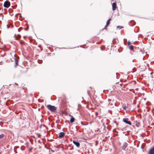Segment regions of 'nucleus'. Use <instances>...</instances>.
Returning a JSON list of instances; mask_svg holds the SVG:
<instances>
[{
    "mask_svg": "<svg viewBox=\"0 0 154 154\" xmlns=\"http://www.w3.org/2000/svg\"><path fill=\"white\" fill-rule=\"evenodd\" d=\"M117 28L119 29H122V28H123V27L122 26H117Z\"/></svg>",
    "mask_w": 154,
    "mask_h": 154,
    "instance_id": "obj_16",
    "label": "nucleus"
},
{
    "mask_svg": "<svg viewBox=\"0 0 154 154\" xmlns=\"http://www.w3.org/2000/svg\"><path fill=\"white\" fill-rule=\"evenodd\" d=\"M130 49L131 50H133V46L132 45H131L129 47Z\"/></svg>",
    "mask_w": 154,
    "mask_h": 154,
    "instance_id": "obj_15",
    "label": "nucleus"
},
{
    "mask_svg": "<svg viewBox=\"0 0 154 154\" xmlns=\"http://www.w3.org/2000/svg\"><path fill=\"white\" fill-rule=\"evenodd\" d=\"M20 42L21 45H24L25 44V42L24 41L22 40L20 41Z\"/></svg>",
    "mask_w": 154,
    "mask_h": 154,
    "instance_id": "obj_13",
    "label": "nucleus"
},
{
    "mask_svg": "<svg viewBox=\"0 0 154 154\" xmlns=\"http://www.w3.org/2000/svg\"><path fill=\"white\" fill-rule=\"evenodd\" d=\"M127 107H128V106H123V108L124 110H125L126 109Z\"/></svg>",
    "mask_w": 154,
    "mask_h": 154,
    "instance_id": "obj_17",
    "label": "nucleus"
},
{
    "mask_svg": "<svg viewBox=\"0 0 154 154\" xmlns=\"http://www.w3.org/2000/svg\"><path fill=\"white\" fill-rule=\"evenodd\" d=\"M47 108L51 112H54L57 109L56 107L51 105H48L47 106Z\"/></svg>",
    "mask_w": 154,
    "mask_h": 154,
    "instance_id": "obj_1",
    "label": "nucleus"
},
{
    "mask_svg": "<svg viewBox=\"0 0 154 154\" xmlns=\"http://www.w3.org/2000/svg\"><path fill=\"white\" fill-rule=\"evenodd\" d=\"M128 45H130L131 44V43L130 42H128Z\"/></svg>",
    "mask_w": 154,
    "mask_h": 154,
    "instance_id": "obj_18",
    "label": "nucleus"
},
{
    "mask_svg": "<svg viewBox=\"0 0 154 154\" xmlns=\"http://www.w3.org/2000/svg\"><path fill=\"white\" fill-rule=\"evenodd\" d=\"M25 29V30H27V29Z\"/></svg>",
    "mask_w": 154,
    "mask_h": 154,
    "instance_id": "obj_22",
    "label": "nucleus"
},
{
    "mask_svg": "<svg viewBox=\"0 0 154 154\" xmlns=\"http://www.w3.org/2000/svg\"><path fill=\"white\" fill-rule=\"evenodd\" d=\"M65 133L63 132H61L59 134V137L60 138H62L65 135Z\"/></svg>",
    "mask_w": 154,
    "mask_h": 154,
    "instance_id": "obj_4",
    "label": "nucleus"
},
{
    "mask_svg": "<svg viewBox=\"0 0 154 154\" xmlns=\"http://www.w3.org/2000/svg\"><path fill=\"white\" fill-rule=\"evenodd\" d=\"M18 31L19 32L20 31V30H19V29H18Z\"/></svg>",
    "mask_w": 154,
    "mask_h": 154,
    "instance_id": "obj_21",
    "label": "nucleus"
},
{
    "mask_svg": "<svg viewBox=\"0 0 154 154\" xmlns=\"http://www.w3.org/2000/svg\"><path fill=\"white\" fill-rule=\"evenodd\" d=\"M111 18L109 19L107 22L106 23V26H108L110 23V21L111 20Z\"/></svg>",
    "mask_w": 154,
    "mask_h": 154,
    "instance_id": "obj_12",
    "label": "nucleus"
},
{
    "mask_svg": "<svg viewBox=\"0 0 154 154\" xmlns=\"http://www.w3.org/2000/svg\"><path fill=\"white\" fill-rule=\"evenodd\" d=\"M26 36H24L23 37V38H26Z\"/></svg>",
    "mask_w": 154,
    "mask_h": 154,
    "instance_id": "obj_20",
    "label": "nucleus"
},
{
    "mask_svg": "<svg viewBox=\"0 0 154 154\" xmlns=\"http://www.w3.org/2000/svg\"><path fill=\"white\" fill-rule=\"evenodd\" d=\"M128 144L126 143H124L123 146L122 147V149L123 150H125V149L127 146Z\"/></svg>",
    "mask_w": 154,
    "mask_h": 154,
    "instance_id": "obj_6",
    "label": "nucleus"
},
{
    "mask_svg": "<svg viewBox=\"0 0 154 154\" xmlns=\"http://www.w3.org/2000/svg\"><path fill=\"white\" fill-rule=\"evenodd\" d=\"M116 2L113 3L112 4V9L113 11L116 9Z\"/></svg>",
    "mask_w": 154,
    "mask_h": 154,
    "instance_id": "obj_5",
    "label": "nucleus"
},
{
    "mask_svg": "<svg viewBox=\"0 0 154 154\" xmlns=\"http://www.w3.org/2000/svg\"><path fill=\"white\" fill-rule=\"evenodd\" d=\"M14 60H15V67H16L18 64V61L17 60V59H16L15 58H14Z\"/></svg>",
    "mask_w": 154,
    "mask_h": 154,
    "instance_id": "obj_10",
    "label": "nucleus"
},
{
    "mask_svg": "<svg viewBox=\"0 0 154 154\" xmlns=\"http://www.w3.org/2000/svg\"><path fill=\"white\" fill-rule=\"evenodd\" d=\"M149 153V154H154V146L150 149Z\"/></svg>",
    "mask_w": 154,
    "mask_h": 154,
    "instance_id": "obj_7",
    "label": "nucleus"
},
{
    "mask_svg": "<svg viewBox=\"0 0 154 154\" xmlns=\"http://www.w3.org/2000/svg\"><path fill=\"white\" fill-rule=\"evenodd\" d=\"M5 135L4 134H0V139L4 137Z\"/></svg>",
    "mask_w": 154,
    "mask_h": 154,
    "instance_id": "obj_14",
    "label": "nucleus"
},
{
    "mask_svg": "<svg viewBox=\"0 0 154 154\" xmlns=\"http://www.w3.org/2000/svg\"><path fill=\"white\" fill-rule=\"evenodd\" d=\"M15 39L16 40H18L19 39L21 38V36L20 35H17V36L16 35H15Z\"/></svg>",
    "mask_w": 154,
    "mask_h": 154,
    "instance_id": "obj_9",
    "label": "nucleus"
},
{
    "mask_svg": "<svg viewBox=\"0 0 154 154\" xmlns=\"http://www.w3.org/2000/svg\"><path fill=\"white\" fill-rule=\"evenodd\" d=\"M73 143L78 147H79L80 146V143L77 142L73 141Z\"/></svg>",
    "mask_w": 154,
    "mask_h": 154,
    "instance_id": "obj_8",
    "label": "nucleus"
},
{
    "mask_svg": "<svg viewBox=\"0 0 154 154\" xmlns=\"http://www.w3.org/2000/svg\"><path fill=\"white\" fill-rule=\"evenodd\" d=\"M108 101L109 102H110V101H111V100L110 99H109L108 100Z\"/></svg>",
    "mask_w": 154,
    "mask_h": 154,
    "instance_id": "obj_19",
    "label": "nucleus"
},
{
    "mask_svg": "<svg viewBox=\"0 0 154 154\" xmlns=\"http://www.w3.org/2000/svg\"><path fill=\"white\" fill-rule=\"evenodd\" d=\"M74 120H75V118L73 117H71V119L70 121L71 123H72L74 122Z\"/></svg>",
    "mask_w": 154,
    "mask_h": 154,
    "instance_id": "obj_11",
    "label": "nucleus"
},
{
    "mask_svg": "<svg viewBox=\"0 0 154 154\" xmlns=\"http://www.w3.org/2000/svg\"><path fill=\"white\" fill-rule=\"evenodd\" d=\"M10 2L8 1H5L4 4V7L6 8H8L10 6Z\"/></svg>",
    "mask_w": 154,
    "mask_h": 154,
    "instance_id": "obj_2",
    "label": "nucleus"
},
{
    "mask_svg": "<svg viewBox=\"0 0 154 154\" xmlns=\"http://www.w3.org/2000/svg\"><path fill=\"white\" fill-rule=\"evenodd\" d=\"M128 120V119L124 118L123 119V121L124 122H125L126 123L131 125V123L130 121H129Z\"/></svg>",
    "mask_w": 154,
    "mask_h": 154,
    "instance_id": "obj_3",
    "label": "nucleus"
},
{
    "mask_svg": "<svg viewBox=\"0 0 154 154\" xmlns=\"http://www.w3.org/2000/svg\"><path fill=\"white\" fill-rule=\"evenodd\" d=\"M15 85H17V84L16 83H15Z\"/></svg>",
    "mask_w": 154,
    "mask_h": 154,
    "instance_id": "obj_23",
    "label": "nucleus"
}]
</instances>
